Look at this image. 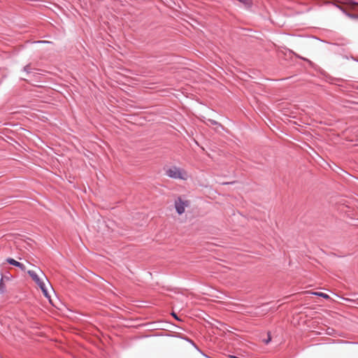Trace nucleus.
Segmentation results:
<instances>
[{
  "label": "nucleus",
  "mask_w": 358,
  "mask_h": 358,
  "mask_svg": "<svg viewBox=\"0 0 358 358\" xmlns=\"http://www.w3.org/2000/svg\"><path fill=\"white\" fill-rule=\"evenodd\" d=\"M165 174L166 176L173 179L186 180L188 178V174L187 171L176 166H173L167 169L165 171Z\"/></svg>",
  "instance_id": "nucleus-1"
},
{
  "label": "nucleus",
  "mask_w": 358,
  "mask_h": 358,
  "mask_svg": "<svg viewBox=\"0 0 358 358\" xmlns=\"http://www.w3.org/2000/svg\"><path fill=\"white\" fill-rule=\"evenodd\" d=\"M188 206V202L187 201L182 200L180 197H178L175 201V208L176 210V212L179 215H182L185 210V207Z\"/></svg>",
  "instance_id": "nucleus-2"
},
{
  "label": "nucleus",
  "mask_w": 358,
  "mask_h": 358,
  "mask_svg": "<svg viewBox=\"0 0 358 358\" xmlns=\"http://www.w3.org/2000/svg\"><path fill=\"white\" fill-rule=\"evenodd\" d=\"M6 261L8 264L20 268L22 271H25L26 269V267L23 264L15 260L13 258H8Z\"/></svg>",
  "instance_id": "nucleus-3"
},
{
  "label": "nucleus",
  "mask_w": 358,
  "mask_h": 358,
  "mask_svg": "<svg viewBox=\"0 0 358 358\" xmlns=\"http://www.w3.org/2000/svg\"><path fill=\"white\" fill-rule=\"evenodd\" d=\"M35 282L39 286V287L41 289V290L43 291L44 294L46 296H48V292H47V290L45 289V286L44 282L40 278H38V280H36Z\"/></svg>",
  "instance_id": "nucleus-4"
},
{
  "label": "nucleus",
  "mask_w": 358,
  "mask_h": 358,
  "mask_svg": "<svg viewBox=\"0 0 358 358\" xmlns=\"http://www.w3.org/2000/svg\"><path fill=\"white\" fill-rule=\"evenodd\" d=\"M28 274L31 277L33 280H38L39 277L34 271H29Z\"/></svg>",
  "instance_id": "nucleus-5"
},
{
  "label": "nucleus",
  "mask_w": 358,
  "mask_h": 358,
  "mask_svg": "<svg viewBox=\"0 0 358 358\" xmlns=\"http://www.w3.org/2000/svg\"><path fill=\"white\" fill-rule=\"evenodd\" d=\"M6 291V286L4 283L3 282V278L0 280V293L3 294Z\"/></svg>",
  "instance_id": "nucleus-6"
},
{
  "label": "nucleus",
  "mask_w": 358,
  "mask_h": 358,
  "mask_svg": "<svg viewBox=\"0 0 358 358\" xmlns=\"http://www.w3.org/2000/svg\"><path fill=\"white\" fill-rule=\"evenodd\" d=\"M315 295L317 296H322L324 299H329V296L325 293H323V292H315L314 293Z\"/></svg>",
  "instance_id": "nucleus-7"
},
{
  "label": "nucleus",
  "mask_w": 358,
  "mask_h": 358,
  "mask_svg": "<svg viewBox=\"0 0 358 358\" xmlns=\"http://www.w3.org/2000/svg\"><path fill=\"white\" fill-rule=\"evenodd\" d=\"M271 341V334L270 333H268V337L266 339H264L263 340V342L265 343V344H268Z\"/></svg>",
  "instance_id": "nucleus-8"
},
{
  "label": "nucleus",
  "mask_w": 358,
  "mask_h": 358,
  "mask_svg": "<svg viewBox=\"0 0 358 358\" xmlns=\"http://www.w3.org/2000/svg\"><path fill=\"white\" fill-rule=\"evenodd\" d=\"M31 70V68L30 65H27L24 67V71L27 72V73H30Z\"/></svg>",
  "instance_id": "nucleus-9"
},
{
  "label": "nucleus",
  "mask_w": 358,
  "mask_h": 358,
  "mask_svg": "<svg viewBox=\"0 0 358 358\" xmlns=\"http://www.w3.org/2000/svg\"><path fill=\"white\" fill-rule=\"evenodd\" d=\"M208 122H210V124H212L213 125H220V124L217 121H215V120L209 119Z\"/></svg>",
  "instance_id": "nucleus-10"
},
{
  "label": "nucleus",
  "mask_w": 358,
  "mask_h": 358,
  "mask_svg": "<svg viewBox=\"0 0 358 358\" xmlns=\"http://www.w3.org/2000/svg\"><path fill=\"white\" fill-rule=\"evenodd\" d=\"M36 43H49L50 42L49 41H36Z\"/></svg>",
  "instance_id": "nucleus-11"
},
{
  "label": "nucleus",
  "mask_w": 358,
  "mask_h": 358,
  "mask_svg": "<svg viewBox=\"0 0 358 358\" xmlns=\"http://www.w3.org/2000/svg\"><path fill=\"white\" fill-rule=\"evenodd\" d=\"M349 16L351 17L352 18H355V19L358 18V15H350L349 14Z\"/></svg>",
  "instance_id": "nucleus-12"
},
{
  "label": "nucleus",
  "mask_w": 358,
  "mask_h": 358,
  "mask_svg": "<svg viewBox=\"0 0 358 358\" xmlns=\"http://www.w3.org/2000/svg\"><path fill=\"white\" fill-rule=\"evenodd\" d=\"M173 317H174L176 320H180V319L178 317L177 315L175 313H172L171 314Z\"/></svg>",
  "instance_id": "nucleus-13"
},
{
  "label": "nucleus",
  "mask_w": 358,
  "mask_h": 358,
  "mask_svg": "<svg viewBox=\"0 0 358 358\" xmlns=\"http://www.w3.org/2000/svg\"><path fill=\"white\" fill-rule=\"evenodd\" d=\"M302 59L306 61V62H308L309 63H310V61L307 59H305V58H303V57H301Z\"/></svg>",
  "instance_id": "nucleus-14"
},
{
  "label": "nucleus",
  "mask_w": 358,
  "mask_h": 358,
  "mask_svg": "<svg viewBox=\"0 0 358 358\" xmlns=\"http://www.w3.org/2000/svg\"><path fill=\"white\" fill-rule=\"evenodd\" d=\"M352 4H357L356 2L352 1Z\"/></svg>",
  "instance_id": "nucleus-15"
}]
</instances>
